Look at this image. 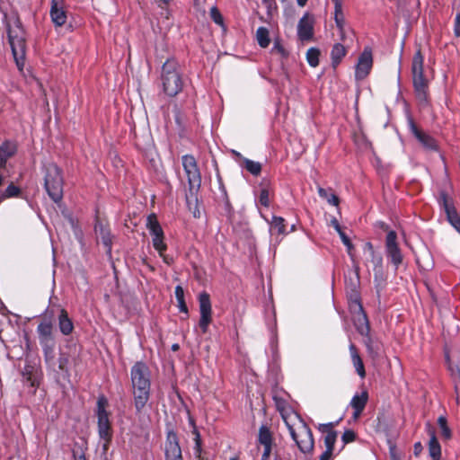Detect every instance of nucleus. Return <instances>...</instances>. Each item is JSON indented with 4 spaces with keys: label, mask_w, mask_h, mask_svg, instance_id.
Instances as JSON below:
<instances>
[{
    "label": "nucleus",
    "mask_w": 460,
    "mask_h": 460,
    "mask_svg": "<svg viewBox=\"0 0 460 460\" xmlns=\"http://www.w3.org/2000/svg\"><path fill=\"white\" fill-rule=\"evenodd\" d=\"M408 125L411 133L416 137L420 145L427 150L438 151L439 146L437 140L430 135L421 130L412 118H409Z\"/></svg>",
    "instance_id": "10"
},
{
    "label": "nucleus",
    "mask_w": 460,
    "mask_h": 460,
    "mask_svg": "<svg viewBox=\"0 0 460 460\" xmlns=\"http://www.w3.org/2000/svg\"><path fill=\"white\" fill-rule=\"evenodd\" d=\"M20 193V189L16 187L14 184L11 183L4 192L0 195V202L3 201L4 199L16 197Z\"/></svg>",
    "instance_id": "42"
},
{
    "label": "nucleus",
    "mask_w": 460,
    "mask_h": 460,
    "mask_svg": "<svg viewBox=\"0 0 460 460\" xmlns=\"http://www.w3.org/2000/svg\"><path fill=\"white\" fill-rule=\"evenodd\" d=\"M354 324L358 332L363 336H369L370 323L368 318H355Z\"/></svg>",
    "instance_id": "34"
},
{
    "label": "nucleus",
    "mask_w": 460,
    "mask_h": 460,
    "mask_svg": "<svg viewBox=\"0 0 460 460\" xmlns=\"http://www.w3.org/2000/svg\"><path fill=\"white\" fill-rule=\"evenodd\" d=\"M220 189V191H221V194L222 196L224 197V199H226V203H228V199H227V194H226V190L224 187H219Z\"/></svg>",
    "instance_id": "61"
},
{
    "label": "nucleus",
    "mask_w": 460,
    "mask_h": 460,
    "mask_svg": "<svg viewBox=\"0 0 460 460\" xmlns=\"http://www.w3.org/2000/svg\"><path fill=\"white\" fill-rule=\"evenodd\" d=\"M356 270L345 275V290L348 298V305L350 314L353 316H367L359 292L360 279L358 267L355 266Z\"/></svg>",
    "instance_id": "5"
},
{
    "label": "nucleus",
    "mask_w": 460,
    "mask_h": 460,
    "mask_svg": "<svg viewBox=\"0 0 460 460\" xmlns=\"http://www.w3.org/2000/svg\"><path fill=\"white\" fill-rule=\"evenodd\" d=\"M108 405V402L104 397H101L98 400V411L97 415L102 416V415H109L108 411H106V406Z\"/></svg>",
    "instance_id": "48"
},
{
    "label": "nucleus",
    "mask_w": 460,
    "mask_h": 460,
    "mask_svg": "<svg viewBox=\"0 0 460 460\" xmlns=\"http://www.w3.org/2000/svg\"><path fill=\"white\" fill-rule=\"evenodd\" d=\"M385 255L390 262L398 270L403 261V254L399 246L397 234L394 230H389L385 240Z\"/></svg>",
    "instance_id": "7"
},
{
    "label": "nucleus",
    "mask_w": 460,
    "mask_h": 460,
    "mask_svg": "<svg viewBox=\"0 0 460 460\" xmlns=\"http://www.w3.org/2000/svg\"><path fill=\"white\" fill-rule=\"evenodd\" d=\"M261 190L259 195V203L261 206H263L265 208H269L270 205V183L268 181H263L261 183Z\"/></svg>",
    "instance_id": "30"
},
{
    "label": "nucleus",
    "mask_w": 460,
    "mask_h": 460,
    "mask_svg": "<svg viewBox=\"0 0 460 460\" xmlns=\"http://www.w3.org/2000/svg\"><path fill=\"white\" fill-rule=\"evenodd\" d=\"M232 155L234 156L235 161L238 163L240 167L245 169L252 175L258 176L261 174L262 169L261 163L245 158L239 152L234 149H232Z\"/></svg>",
    "instance_id": "13"
},
{
    "label": "nucleus",
    "mask_w": 460,
    "mask_h": 460,
    "mask_svg": "<svg viewBox=\"0 0 460 460\" xmlns=\"http://www.w3.org/2000/svg\"><path fill=\"white\" fill-rule=\"evenodd\" d=\"M210 16H211V19L218 25H220L223 30H224V32L226 33V25L224 24V20H223V17L221 15V13H219L218 9L215 6L211 7L210 9Z\"/></svg>",
    "instance_id": "43"
},
{
    "label": "nucleus",
    "mask_w": 460,
    "mask_h": 460,
    "mask_svg": "<svg viewBox=\"0 0 460 460\" xmlns=\"http://www.w3.org/2000/svg\"><path fill=\"white\" fill-rule=\"evenodd\" d=\"M373 58L372 52L365 49L358 58V62L356 68V75L359 78L367 76L372 67Z\"/></svg>",
    "instance_id": "14"
},
{
    "label": "nucleus",
    "mask_w": 460,
    "mask_h": 460,
    "mask_svg": "<svg viewBox=\"0 0 460 460\" xmlns=\"http://www.w3.org/2000/svg\"><path fill=\"white\" fill-rule=\"evenodd\" d=\"M48 314L57 316H67V312L60 305H53L48 310Z\"/></svg>",
    "instance_id": "49"
},
{
    "label": "nucleus",
    "mask_w": 460,
    "mask_h": 460,
    "mask_svg": "<svg viewBox=\"0 0 460 460\" xmlns=\"http://www.w3.org/2000/svg\"><path fill=\"white\" fill-rule=\"evenodd\" d=\"M146 227L149 230L152 236H154V235L161 236L164 234L162 226H161L160 223L158 222L156 215L155 213H152L147 217Z\"/></svg>",
    "instance_id": "27"
},
{
    "label": "nucleus",
    "mask_w": 460,
    "mask_h": 460,
    "mask_svg": "<svg viewBox=\"0 0 460 460\" xmlns=\"http://www.w3.org/2000/svg\"><path fill=\"white\" fill-rule=\"evenodd\" d=\"M455 34L460 36V13H457L455 19Z\"/></svg>",
    "instance_id": "56"
},
{
    "label": "nucleus",
    "mask_w": 460,
    "mask_h": 460,
    "mask_svg": "<svg viewBox=\"0 0 460 460\" xmlns=\"http://www.w3.org/2000/svg\"><path fill=\"white\" fill-rule=\"evenodd\" d=\"M430 439L429 442V454L432 460L441 459V447L434 430L429 429Z\"/></svg>",
    "instance_id": "22"
},
{
    "label": "nucleus",
    "mask_w": 460,
    "mask_h": 460,
    "mask_svg": "<svg viewBox=\"0 0 460 460\" xmlns=\"http://www.w3.org/2000/svg\"><path fill=\"white\" fill-rule=\"evenodd\" d=\"M73 454L75 460H86L83 450L78 451L74 449Z\"/></svg>",
    "instance_id": "58"
},
{
    "label": "nucleus",
    "mask_w": 460,
    "mask_h": 460,
    "mask_svg": "<svg viewBox=\"0 0 460 460\" xmlns=\"http://www.w3.org/2000/svg\"><path fill=\"white\" fill-rule=\"evenodd\" d=\"M133 389H142L150 391V380L141 382H132Z\"/></svg>",
    "instance_id": "52"
},
{
    "label": "nucleus",
    "mask_w": 460,
    "mask_h": 460,
    "mask_svg": "<svg viewBox=\"0 0 460 460\" xmlns=\"http://www.w3.org/2000/svg\"><path fill=\"white\" fill-rule=\"evenodd\" d=\"M336 423L329 422L320 424L318 429L324 434V446L327 449L334 450V445L337 440L338 433L334 430Z\"/></svg>",
    "instance_id": "17"
},
{
    "label": "nucleus",
    "mask_w": 460,
    "mask_h": 460,
    "mask_svg": "<svg viewBox=\"0 0 460 460\" xmlns=\"http://www.w3.org/2000/svg\"><path fill=\"white\" fill-rule=\"evenodd\" d=\"M350 349L352 350V361H353L355 369H356L358 375L361 378H364L366 376V370H365L363 361H362L360 356L358 354L354 345L350 346Z\"/></svg>",
    "instance_id": "31"
},
{
    "label": "nucleus",
    "mask_w": 460,
    "mask_h": 460,
    "mask_svg": "<svg viewBox=\"0 0 460 460\" xmlns=\"http://www.w3.org/2000/svg\"><path fill=\"white\" fill-rule=\"evenodd\" d=\"M161 82L163 90L168 96L177 95L183 88V78L178 62L169 58L162 66Z\"/></svg>",
    "instance_id": "4"
},
{
    "label": "nucleus",
    "mask_w": 460,
    "mask_h": 460,
    "mask_svg": "<svg viewBox=\"0 0 460 460\" xmlns=\"http://www.w3.org/2000/svg\"><path fill=\"white\" fill-rule=\"evenodd\" d=\"M98 429L102 438L107 441L111 440V426L109 420V415L98 416Z\"/></svg>",
    "instance_id": "21"
},
{
    "label": "nucleus",
    "mask_w": 460,
    "mask_h": 460,
    "mask_svg": "<svg viewBox=\"0 0 460 460\" xmlns=\"http://www.w3.org/2000/svg\"><path fill=\"white\" fill-rule=\"evenodd\" d=\"M8 314H11V312H9L7 308L0 301V314L6 315Z\"/></svg>",
    "instance_id": "59"
},
{
    "label": "nucleus",
    "mask_w": 460,
    "mask_h": 460,
    "mask_svg": "<svg viewBox=\"0 0 460 460\" xmlns=\"http://www.w3.org/2000/svg\"><path fill=\"white\" fill-rule=\"evenodd\" d=\"M165 457L166 460H182L181 450L178 443L177 436L172 431L168 432L167 435Z\"/></svg>",
    "instance_id": "12"
},
{
    "label": "nucleus",
    "mask_w": 460,
    "mask_h": 460,
    "mask_svg": "<svg viewBox=\"0 0 460 460\" xmlns=\"http://www.w3.org/2000/svg\"><path fill=\"white\" fill-rule=\"evenodd\" d=\"M273 54L279 55L282 58H287L289 55L288 51L284 48L279 39H275L271 49Z\"/></svg>",
    "instance_id": "40"
},
{
    "label": "nucleus",
    "mask_w": 460,
    "mask_h": 460,
    "mask_svg": "<svg viewBox=\"0 0 460 460\" xmlns=\"http://www.w3.org/2000/svg\"><path fill=\"white\" fill-rule=\"evenodd\" d=\"M64 0H51L50 17L56 26H62L66 22Z\"/></svg>",
    "instance_id": "15"
},
{
    "label": "nucleus",
    "mask_w": 460,
    "mask_h": 460,
    "mask_svg": "<svg viewBox=\"0 0 460 460\" xmlns=\"http://www.w3.org/2000/svg\"><path fill=\"white\" fill-rule=\"evenodd\" d=\"M331 226L335 229V231L339 234L340 237H341V240L342 242V243L346 246V249H347V252L349 254V256L351 258V260L354 261V253H353V251H354V245L353 243H351L349 237L345 234V232L343 231L342 227L341 226L339 221L333 217L332 220H331Z\"/></svg>",
    "instance_id": "18"
},
{
    "label": "nucleus",
    "mask_w": 460,
    "mask_h": 460,
    "mask_svg": "<svg viewBox=\"0 0 460 460\" xmlns=\"http://www.w3.org/2000/svg\"><path fill=\"white\" fill-rule=\"evenodd\" d=\"M275 439L273 437V433L270 431V428L267 425H261L259 429L258 437H257V447L270 446L275 445Z\"/></svg>",
    "instance_id": "19"
},
{
    "label": "nucleus",
    "mask_w": 460,
    "mask_h": 460,
    "mask_svg": "<svg viewBox=\"0 0 460 460\" xmlns=\"http://www.w3.org/2000/svg\"><path fill=\"white\" fill-rule=\"evenodd\" d=\"M9 43L16 66L22 71L25 65L26 35L19 16L13 13L5 15Z\"/></svg>",
    "instance_id": "1"
},
{
    "label": "nucleus",
    "mask_w": 460,
    "mask_h": 460,
    "mask_svg": "<svg viewBox=\"0 0 460 460\" xmlns=\"http://www.w3.org/2000/svg\"><path fill=\"white\" fill-rule=\"evenodd\" d=\"M270 227L277 232L278 234H287L286 220L282 217L273 216L270 221Z\"/></svg>",
    "instance_id": "33"
},
{
    "label": "nucleus",
    "mask_w": 460,
    "mask_h": 460,
    "mask_svg": "<svg viewBox=\"0 0 460 460\" xmlns=\"http://www.w3.org/2000/svg\"><path fill=\"white\" fill-rule=\"evenodd\" d=\"M346 54L347 49L342 44L336 43L333 45L331 51L332 66L333 68H336L339 66Z\"/></svg>",
    "instance_id": "24"
},
{
    "label": "nucleus",
    "mask_w": 460,
    "mask_h": 460,
    "mask_svg": "<svg viewBox=\"0 0 460 460\" xmlns=\"http://www.w3.org/2000/svg\"><path fill=\"white\" fill-rule=\"evenodd\" d=\"M6 161H7V159L0 156V168L4 167Z\"/></svg>",
    "instance_id": "64"
},
{
    "label": "nucleus",
    "mask_w": 460,
    "mask_h": 460,
    "mask_svg": "<svg viewBox=\"0 0 460 460\" xmlns=\"http://www.w3.org/2000/svg\"><path fill=\"white\" fill-rule=\"evenodd\" d=\"M52 323L49 321H43L39 325V331L42 336L45 338H50L52 333Z\"/></svg>",
    "instance_id": "44"
},
{
    "label": "nucleus",
    "mask_w": 460,
    "mask_h": 460,
    "mask_svg": "<svg viewBox=\"0 0 460 460\" xmlns=\"http://www.w3.org/2000/svg\"><path fill=\"white\" fill-rule=\"evenodd\" d=\"M150 373L147 366L143 362H137L132 368L131 380L132 382H141L150 380Z\"/></svg>",
    "instance_id": "20"
},
{
    "label": "nucleus",
    "mask_w": 460,
    "mask_h": 460,
    "mask_svg": "<svg viewBox=\"0 0 460 460\" xmlns=\"http://www.w3.org/2000/svg\"><path fill=\"white\" fill-rule=\"evenodd\" d=\"M175 296L178 302V307L180 308V312L182 314H187L188 307L184 300V291L181 286H177L175 288Z\"/></svg>",
    "instance_id": "37"
},
{
    "label": "nucleus",
    "mask_w": 460,
    "mask_h": 460,
    "mask_svg": "<svg viewBox=\"0 0 460 460\" xmlns=\"http://www.w3.org/2000/svg\"><path fill=\"white\" fill-rule=\"evenodd\" d=\"M59 328L63 334L68 335L72 332L74 325L70 318H59Z\"/></svg>",
    "instance_id": "41"
},
{
    "label": "nucleus",
    "mask_w": 460,
    "mask_h": 460,
    "mask_svg": "<svg viewBox=\"0 0 460 460\" xmlns=\"http://www.w3.org/2000/svg\"><path fill=\"white\" fill-rule=\"evenodd\" d=\"M320 50L317 48H310L306 52V61L312 67L319 65Z\"/></svg>",
    "instance_id": "35"
},
{
    "label": "nucleus",
    "mask_w": 460,
    "mask_h": 460,
    "mask_svg": "<svg viewBox=\"0 0 460 460\" xmlns=\"http://www.w3.org/2000/svg\"><path fill=\"white\" fill-rule=\"evenodd\" d=\"M164 260V261L167 264L172 263V259L168 258L166 255H164V252H163V256H161Z\"/></svg>",
    "instance_id": "62"
},
{
    "label": "nucleus",
    "mask_w": 460,
    "mask_h": 460,
    "mask_svg": "<svg viewBox=\"0 0 460 460\" xmlns=\"http://www.w3.org/2000/svg\"><path fill=\"white\" fill-rule=\"evenodd\" d=\"M368 401V392L364 389L360 394H356L351 401L350 406L353 409V419L357 420L362 414Z\"/></svg>",
    "instance_id": "16"
},
{
    "label": "nucleus",
    "mask_w": 460,
    "mask_h": 460,
    "mask_svg": "<svg viewBox=\"0 0 460 460\" xmlns=\"http://www.w3.org/2000/svg\"><path fill=\"white\" fill-rule=\"evenodd\" d=\"M283 420L300 452L312 454L314 447V438L309 426L297 415L296 416V421L293 423H290L287 417L283 416Z\"/></svg>",
    "instance_id": "3"
},
{
    "label": "nucleus",
    "mask_w": 460,
    "mask_h": 460,
    "mask_svg": "<svg viewBox=\"0 0 460 460\" xmlns=\"http://www.w3.org/2000/svg\"><path fill=\"white\" fill-rule=\"evenodd\" d=\"M423 447L420 442H416L413 446V454L415 456H419L422 451Z\"/></svg>",
    "instance_id": "57"
},
{
    "label": "nucleus",
    "mask_w": 460,
    "mask_h": 460,
    "mask_svg": "<svg viewBox=\"0 0 460 460\" xmlns=\"http://www.w3.org/2000/svg\"><path fill=\"white\" fill-rule=\"evenodd\" d=\"M63 177L61 170L54 164H49L45 168V188L49 196L58 202L63 196Z\"/></svg>",
    "instance_id": "6"
},
{
    "label": "nucleus",
    "mask_w": 460,
    "mask_h": 460,
    "mask_svg": "<svg viewBox=\"0 0 460 460\" xmlns=\"http://www.w3.org/2000/svg\"><path fill=\"white\" fill-rule=\"evenodd\" d=\"M32 372H33V367H27L25 368V371L23 372V376H26L27 381L31 383V386H37L38 381H37L36 377L33 376Z\"/></svg>",
    "instance_id": "47"
},
{
    "label": "nucleus",
    "mask_w": 460,
    "mask_h": 460,
    "mask_svg": "<svg viewBox=\"0 0 460 460\" xmlns=\"http://www.w3.org/2000/svg\"><path fill=\"white\" fill-rule=\"evenodd\" d=\"M438 425L441 431V436L445 439H450L452 437V432L450 428L447 425V418L444 416H439L438 419Z\"/></svg>",
    "instance_id": "39"
},
{
    "label": "nucleus",
    "mask_w": 460,
    "mask_h": 460,
    "mask_svg": "<svg viewBox=\"0 0 460 460\" xmlns=\"http://www.w3.org/2000/svg\"><path fill=\"white\" fill-rule=\"evenodd\" d=\"M210 319L211 318H201L200 319L199 325L203 332H206L207 328L210 323Z\"/></svg>",
    "instance_id": "55"
},
{
    "label": "nucleus",
    "mask_w": 460,
    "mask_h": 460,
    "mask_svg": "<svg viewBox=\"0 0 460 460\" xmlns=\"http://www.w3.org/2000/svg\"><path fill=\"white\" fill-rule=\"evenodd\" d=\"M297 36L302 41H309L314 37V18L305 13L297 24Z\"/></svg>",
    "instance_id": "11"
},
{
    "label": "nucleus",
    "mask_w": 460,
    "mask_h": 460,
    "mask_svg": "<svg viewBox=\"0 0 460 460\" xmlns=\"http://www.w3.org/2000/svg\"><path fill=\"white\" fill-rule=\"evenodd\" d=\"M197 191L198 190H189V193L186 195V201H187L188 208L192 212L193 216L195 217H199L200 210H199V200H198V198L196 195Z\"/></svg>",
    "instance_id": "25"
},
{
    "label": "nucleus",
    "mask_w": 460,
    "mask_h": 460,
    "mask_svg": "<svg viewBox=\"0 0 460 460\" xmlns=\"http://www.w3.org/2000/svg\"><path fill=\"white\" fill-rule=\"evenodd\" d=\"M152 243L154 248L159 252L160 256H163V252H164L167 249V245L164 243V234L160 235H154L152 238Z\"/></svg>",
    "instance_id": "38"
},
{
    "label": "nucleus",
    "mask_w": 460,
    "mask_h": 460,
    "mask_svg": "<svg viewBox=\"0 0 460 460\" xmlns=\"http://www.w3.org/2000/svg\"><path fill=\"white\" fill-rule=\"evenodd\" d=\"M364 253L367 254V259L373 265L374 270V281L376 283V288L377 292L384 286V269H383V257L376 253L372 243L367 242L363 248Z\"/></svg>",
    "instance_id": "8"
},
{
    "label": "nucleus",
    "mask_w": 460,
    "mask_h": 460,
    "mask_svg": "<svg viewBox=\"0 0 460 460\" xmlns=\"http://www.w3.org/2000/svg\"><path fill=\"white\" fill-rule=\"evenodd\" d=\"M200 316H209L211 314V302L209 295L202 292L199 295Z\"/></svg>",
    "instance_id": "26"
},
{
    "label": "nucleus",
    "mask_w": 460,
    "mask_h": 460,
    "mask_svg": "<svg viewBox=\"0 0 460 460\" xmlns=\"http://www.w3.org/2000/svg\"><path fill=\"white\" fill-rule=\"evenodd\" d=\"M273 447H276V444L262 447L263 450L261 455V460H270V456L272 454Z\"/></svg>",
    "instance_id": "51"
},
{
    "label": "nucleus",
    "mask_w": 460,
    "mask_h": 460,
    "mask_svg": "<svg viewBox=\"0 0 460 460\" xmlns=\"http://www.w3.org/2000/svg\"><path fill=\"white\" fill-rule=\"evenodd\" d=\"M95 232L98 238H101L103 244L111 251V236L110 229L99 224L95 226Z\"/></svg>",
    "instance_id": "28"
},
{
    "label": "nucleus",
    "mask_w": 460,
    "mask_h": 460,
    "mask_svg": "<svg viewBox=\"0 0 460 460\" xmlns=\"http://www.w3.org/2000/svg\"><path fill=\"white\" fill-rule=\"evenodd\" d=\"M182 166L189 183L190 190H199L201 175L195 158L191 155L182 156Z\"/></svg>",
    "instance_id": "9"
},
{
    "label": "nucleus",
    "mask_w": 460,
    "mask_h": 460,
    "mask_svg": "<svg viewBox=\"0 0 460 460\" xmlns=\"http://www.w3.org/2000/svg\"><path fill=\"white\" fill-rule=\"evenodd\" d=\"M336 26L340 31L341 40H344L345 39V20H334Z\"/></svg>",
    "instance_id": "53"
},
{
    "label": "nucleus",
    "mask_w": 460,
    "mask_h": 460,
    "mask_svg": "<svg viewBox=\"0 0 460 460\" xmlns=\"http://www.w3.org/2000/svg\"><path fill=\"white\" fill-rule=\"evenodd\" d=\"M149 390L133 389L134 404L137 411H140L149 400Z\"/></svg>",
    "instance_id": "23"
},
{
    "label": "nucleus",
    "mask_w": 460,
    "mask_h": 460,
    "mask_svg": "<svg viewBox=\"0 0 460 460\" xmlns=\"http://www.w3.org/2000/svg\"><path fill=\"white\" fill-rule=\"evenodd\" d=\"M318 195L327 200L330 205L338 206L340 203L339 197L332 192V189L326 190L323 187H318L317 189Z\"/></svg>",
    "instance_id": "29"
},
{
    "label": "nucleus",
    "mask_w": 460,
    "mask_h": 460,
    "mask_svg": "<svg viewBox=\"0 0 460 460\" xmlns=\"http://www.w3.org/2000/svg\"><path fill=\"white\" fill-rule=\"evenodd\" d=\"M357 435L352 429H347L343 432L341 439L344 445L356 440Z\"/></svg>",
    "instance_id": "46"
},
{
    "label": "nucleus",
    "mask_w": 460,
    "mask_h": 460,
    "mask_svg": "<svg viewBox=\"0 0 460 460\" xmlns=\"http://www.w3.org/2000/svg\"><path fill=\"white\" fill-rule=\"evenodd\" d=\"M333 455V450L325 449L324 452L320 456L319 460H332Z\"/></svg>",
    "instance_id": "54"
},
{
    "label": "nucleus",
    "mask_w": 460,
    "mask_h": 460,
    "mask_svg": "<svg viewBox=\"0 0 460 460\" xmlns=\"http://www.w3.org/2000/svg\"><path fill=\"white\" fill-rule=\"evenodd\" d=\"M308 0H296L297 4L301 7L305 6Z\"/></svg>",
    "instance_id": "63"
},
{
    "label": "nucleus",
    "mask_w": 460,
    "mask_h": 460,
    "mask_svg": "<svg viewBox=\"0 0 460 460\" xmlns=\"http://www.w3.org/2000/svg\"><path fill=\"white\" fill-rule=\"evenodd\" d=\"M261 2L268 9H270L275 4L274 0H261Z\"/></svg>",
    "instance_id": "60"
},
{
    "label": "nucleus",
    "mask_w": 460,
    "mask_h": 460,
    "mask_svg": "<svg viewBox=\"0 0 460 460\" xmlns=\"http://www.w3.org/2000/svg\"><path fill=\"white\" fill-rule=\"evenodd\" d=\"M334 4V20H345L342 11V0H332Z\"/></svg>",
    "instance_id": "45"
},
{
    "label": "nucleus",
    "mask_w": 460,
    "mask_h": 460,
    "mask_svg": "<svg viewBox=\"0 0 460 460\" xmlns=\"http://www.w3.org/2000/svg\"><path fill=\"white\" fill-rule=\"evenodd\" d=\"M256 39L261 48H267L270 43V32L266 27H259L256 31Z\"/></svg>",
    "instance_id": "32"
},
{
    "label": "nucleus",
    "mask_w": 460,
    "mask_h": 460,
    "mask_svg": "<svg viewBox=\"0 0 460 460\" xmlns=\"http://www.w3.org/2000/svg\"><path fill=\"white\" fill-rule=\"evenodd\" d=\"M194 434H195V443H196V452H197V456L199 458V460H207V459H204L200 456V454H201V439H200V435L199 433V431L197 430V429L194 427Z\"/></svg>",
    "instance_id": "50"
},
{
    "label": "nucleus",
    "mask_w": 460,
    "mask_h": 460,
    "mask_svg": "<svg viewBox=\"0 0 460 460\" xmlns=\"http://www.w3.org/2000/svg\"><path fill=\"white\" fill-rule=\"evenodd\" d=\"M411 75L415 97L420 106L426 107L429 102V81L424 75V56L420 49L413 55Z\"/></svg>",
    "instance_id": "2"
},
{
    "label": "nucleus",
    "mask_w": 460,
    "mask_h": 460,
    "mask_svg": "<svg viewBox=\"0 0 460 460\" xmlns=\"http://www.w3.org/2000/svg\"><path fill=\"white\" fill-rule=\"evenodd\" d=\"M16 152V146L11 142H4L0 146V156L5 159L12 157Z\"/></svg>",
    "instance_id": "36"
}]
</instances>
